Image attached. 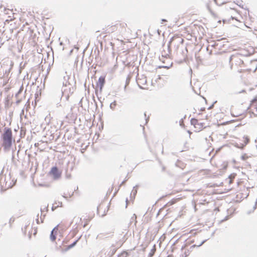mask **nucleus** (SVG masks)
Here are the masks:
<instances>
[{"instance_id": "64", "label": "nucleus", "mask_w": 257, "mask_h": 257, "mask_svg": "<svg viewBox=\"0 0 257 257\" xmlns=\"http://www.w3.org/2000/svg\"><path fill=\"white\" fill-rule=\"evenodd\" d=\"M255 108H256V110H257V106H256Z\"/></svg>"}, {"instance_id": "59", "label": "nucleus", "mask_w": 257, "mask_h": 257, "mask_svg": "<svg viewBox=\"0 0 257 257\" xmlns=\"http://www.w3.org/2000/svg\"><path fill=\"white\" fill-rule=\"evenodd\" d=\"M144 115H145V117H146V113H144Z\"/></svg>"}, {"instance_id": "24", "label": "nucleus", "mask_w": 257, "mask_h": 257, "mask_svg": "<svg viewBox=\"0 0 257 257\" xmlns=\"http://www.w3.org/2000/svg\"><path fill=\"white\" fill-rule=\"evenodd\" d=\"M181 164H182V162L179 160H177V161L176 162V163L175 164V165L177 167L181 168V167L180 166Z\"/></svg>"}, {"instance_id": "9", "label": "nucleus", "mask_w": 257, "mask_h": 257, "mask_svg": "<svg viewBox=\"0 0 257 257\" xmlns=\"http://www.w3.org/2000/svg\"><path fill=\"white\" fill-rule=\"evenodd\" d=\"M244 139V143L240 144H237L236 145V147L238 148L243 149L244 147L249 142V139L247 136H244L243 137Z\"/></svg>"}, {"instance_id": "54", "label": "nucleus", "mask_w": 257, "mask_h": 257, "mask_svg": "<svg viewBox=\"0 0 257 257\" xmlns=\"http://www.w3.org/2000/svg\"><path fill=\"white\" fill-rule=\"evenodd\" d=\"M167 257H173L172 254L169 255Z\"/></svg>"}, {"instance_id": "12", "label": "nucleus", "mask_w": 257, "mask_h": 257, "mask_svg": "<svg viewBox=\"0 0 257 257\" xmlns=\"http://www.w3.org/2000/svg\"><path fill=\"white\" fill-rule=\"evenodd\" d=\"M68 75H66V76H64V81L63 82V86L67 87L68 86L70 85V83L68 81L69 79Z\"/></svg>"}, {"instance_id": "57", "label": "nucleus", "mask_w": 257, "mask_h": 257, "mask_svg": "<svg viewBox=\"0 0 257 257\" xmlns=\"http://www.w3.org/2000/svg\"><path fill=\"white\" fill-rule=\"evenodd\" d=\"M3 43H0V48L2 47V46L3 45Z\"/></svg>"}, {"instance_id": "6", "label": "nucleus", "mask_w": 257, "mask_h": 257, "mask_svg": "<svg viewBox=\"0 0 257 257\" xmlns=\"http://www.w3.org/2000/svg\"><path fill=\"white\" fill-rule=\"evenodd\" d=\"M207 239H205L203 240L199 245L193 244L191 245L189 249L186 250L184 253L180 254V257H187L194 248H195V247H199L201 246L207 241Z\"/></svg>"}, {"instance_id": "50", "label": "nucleus", "mask_w": 257, "mask_h": 257, "mask_svg": "<svg viewBox=\"0 0 257 257\" xmlns=\"http://www.w3.org/2000/svg\"><path fill=\"white\" fill-rule=\"evenodd\" d=\"M149 117L148 118H146V123H147L149 121Z\"/></svg>"}, {"instance_id": "33", "label": "nucleus", "mask_w": 257, "mask_h": 257, "mask_svg": "<svg viewBox=\"0 0 257 257\" xmlns=\"http://www.w3.org/2000/svg\"><path fill=\"white\" fill-rule=\"evenodd\" d=\"M216 102H217V101H214V102L213 103V104H212L211 105H210V106L208 107V109H212V108L213 107V106H214V104L215 103H216Z\"/></svg>"}, {"instance_id": "25", "label": "nucleus", "mask_w": 257, "mask_h": 257, "mask_svg": "<svg viewBox=\"0 0 257 257\" xmlns=\"http://www.w3.org/2000/svg\"><path fill=\"white\" fill-rule=\"evenodd\" d=\"M23 87L22 86L21 87L20 90L18 91V92L16 94L15 97H17L20 93L22 92Z\"/></svg>"}, {"instance_id": "1", "label": "nucleus", "mask_w": 257, "mask_h": 257, "mask_svg": "<svg viewBox=\"0 0 257 257\" xmlns=\"http://www.w3.org/2000/svg\"><path fill=\"white\" fill-rule=\"evenodd\" d=\"M184 40L179 36L172 37L168 44L169 51L172 46L175 48L173 53V57L178 63H182L185 62L187 58L188 50L186 47L183 45Z\"/></svg>"}, {"instance_id": "22", "label": "nucleus", "mask_w": 257, "mask_h": 257, "mask_svg": "<svg viewBox=\"0 0 257 257\" xmlns=\"http://www.w3.org/2000/svg\"><path fill=\"white\" fill-rule=\"evenodd\" d=\"M40 211L41 212L42 214L43 213L44 211L47 212L48 211V205L47 206H45L44 208H41Z\"/></svg>"}, {"instance_id": "4", "label": "nucleus", "mask_w": 257, "mask_h": 257, "mask_svg": "<svg viewBox=\"0 0 257 257\" xmlns=\"http://www.w3.org/2000/svg\"><path fill=\"white\" fill-rule=\"evenodd\" d=\"M48 175L52 176L54 180H57L60 178L61 172L59 170L57 167L54 166L51 168Z\"/></svg>"}, {"instance_id": "49", "label": "nucleus", "mask_w": 257, "mask_h": 257, "mask_svg": "<svg viewBox=\"0 0 257 257\" xmlns=\"http://www.w3.org/2000/svg\"><path fill=\"white\" fill-rule=\"evenodd\" d=\"M100 206L97 207V213H98V211H99V209H100Z\"/></svg>"}, {"instance_id": "11", "label": "nucleus", "mask_w": 257, "mask_h": 257, "mask_svg": "<svg viewBox=\"0 0 257 257\" xmlns=\"http://www.w3.org/2000/svg\"><path fill=\"white\" fill-rule=\"evenodd\" d=\"M132 77V75L131 74H130L127 75L126 80H125V84L124 87V91L126 90V87L129 85L130 83L131 79Z\"/></svg>"}, {"instance_id": "26", "label": "nucleus", "mask_w": 257, "mask_h": 257, "mask_svg": "<svg viewBox=\"0 0 257 257\" xmlns=\"http://www.w3.org/2000/svg\"><path fill=\"white\" fill-rule=\"evenodd\" d=\"M95 94L98 97V100L100 101V102H101V106L102 107L103 106V104H102V101H101V100L100 99V98L98 97V90L97 89H95Z\"/></svg>"}, {"instance_id": "61", "label": "nucleus", "mask_w": 257, "mask_h": 257, "mask_svg": "<svg viewBox=\"0 0 257 257\" xmlns=\"http://www.w3.org/2000/svg\"><path fill=\"white\" fill-rule=\"evenodd\" d=\"M225 21H226V20H223V22L224 23H225Z\"/></svg>"}, {"instance_id": "45", "label": "nucleus", "mask_w": 257, "mask_h": 257, "mask_svg": "<svg viewBox=\"0 0 257 257\" xmlns=\"http://www.w3.org/2000/svg\"><path fill=\"white\" fill-rule=\"evenodd\" d=\"M45 121H47V119H49V121H50V119L47 116L45 117ZM49 121L48 122V123H49Z\"/></svg>"}, {"instance_id": "27", "label": "nucleus", "mask_w": 257, "mask_h": 257, "mask_svg": "<svg viewBox=\"0 0 257 257\" xmlns=\"http://www.w3.org/2000/svg\"><path fill=\"white\" fill-rule=\"evenodd\" d=\"M60 224L57 225V226H56L53 229L52 231H54V232H57V231L58 230V226H59Z\"/></svg>"}, {"instance_id": "2", "label": "nucleus", "mask_w": 257, "mask_h": 257, "mask_svg": "<svg viewBox=\"0 0 257 257\" xmlns=\"http://www.w3.org/2000/svg\"><path fill=\"white\" fill-rule=\"evenodd\" d=\"M3 141L2 146L5 151H9L13 145V140L12 131L11 128L5 127L4 129V133L2 135Z\"/></svg>"}, {"instance_id": "5", "label": "nucleus", "mask_w": 257, "mask_h": 257, "mask_svg": "<svg viewBox=\"0 0 257 257\" xmlns=\"http://www.w3.org/2000/svg\"><path fill=\"white\" fill-rule=\"evenodd\" d=\"M75 90V88L74 87H69L68 89L66 88L64 90H62L61 92V97L63 95H65L66 100H68L70 96L74 93Z\"/></svg>"}, {"instance_id": "41", "label": "nucleus", "mask_w": 257, "mask_h": 257, "mask_svg": "<svg viewBox=\"0 0 257 257\" xmlns=\"http://www.w3.org/2000/svg\"><path fill=\"white\" fill-rule=\"evenodd\" d=\"M161 21H162V23H161L162 24H163L164 22H167V20L166 19H162Z\"/></svg>"}, {"instance_id": "44", "label": "nucleus", "mask_w": 257, "mask_h": 257, "mask_svg": "<svg viewBox=\"0 0 257 257\" xmlns=\"http://www.w3.org/2000/svg\"><path fill=\"white\" fill-rule=\"evenodd\" d=\"M79 219L80 220V221H81V218L79 219V217H78V218L74 217V219H73V220H78Z\"/></svg>"}, {"instance_id": "62", "label": "nucleus", "mask_w": 257, "mask_h": 257, "mask_svg": "<svg viewBox=\"0 0 257 257\" xmlns=\"http://www.w3.org/2000/svg\"><path fill=\"white\" fill-rule=\"evenodd\" d=\"M54 207H52V210H54Z\"/></svg>"}, {"instance_id": "46", "label": "nucleus", "mask_w": 257, "mask_h": 257, "mask_svg": "<svg viewBox=\"0 0 257 257\" xmlns=\"http://www.w3.org/2000/svg\"><path fill=\"white\" fill-rule=\"evenodd\" d=\"M237 5L239 6L240 7L243 8V6L241 5V4L237 3Z\"/></svg>"}, {"instance_id": "47", "label": "nucleus", "mask_w": 257, "mask_h": 257, "mask_svg": "<svg viewBox=\"0 0 257 257\" xmlns=\"http://www.w3.org/2000/svg\"><path fill=\"white\" fill-rule=\"evenodd\" d=\"M44 218H43V217H42V216H41V217H40V219H41V222H43Z\"/></svg>"}, {"instance_id": "40", "label": "nucleus", "mask_w": 257, "mask_h": 257, "mask_svg": "<svg viewBox=\"0 0 257 257\" xmlns=\"http://www.w3.org/2000/svg\"><path fill=\"white\" fill-rule=\"evenodd\" d=\"M245 92V90L244 89H242L241 91H239L238 92H237L236 94L243 93V92Z\"/></svg>"}, {"instance_id": "37", "label": "nucleus", "mask_w": 257, "mask_h": 257, "mask_svg": "<svg viewBox=\"0 0 257 257\" xmlns=\"http://www.w3.org/2000/svg\"><path fill=\"white\" fill-rule=\"evenodd\" d=\"M125 202H126L125 208H126L127 207V205H128V200L127 198H126Z\"/></svg>"}, {"instance_id": "30", "label": "nucleus", "mask_w": 257, "mask_h": 257, "mask_svg": "<svg viewBox=\"0 0 257 257\" xmlns=\"http://www.w3.org/2000/svg\"><path fill=\"white\" fill-rule=\"evenodd\" d=\"M27 226L28 225H26L24 228H22V230L25 234L26 233V229Z\"/></svg>"}, {"instance_id": "23", "label": "nucleus", "mask_w": 257, "mask_h": 257, "mask_svg": "<svg viewBox=\"0 0 257 257\" xmlns=\"http://www.w3.org/2000/svg\"><path fill=\"white\" fill-rule=\"evenodd\" d=\"M71 165V168H70V171H72V169H73V164L72 163H70L69 162L68 163V167H69V166ZM66 172H67L68 171V168H67L66 170Z\"/></svg>"}, {"instance_id": "52", "label": "nucleus", "mask_w": 257, "mask_h": 257, "mask_svg": "<svg viewBox=\"0 0 257 257\" xmlns=\"http://www.w3.org/2000/svg\"><path fill=\"white\" fill-rule=\"evenodd\" d=\"M93 100H94V102L95 103L96 106H97V103H96V102L95 101V100L94 99V97H93Z\"/></svg>"}, {"instance_id": "31", "label": "nucleus", "mask_w": 257, "mask_h": 257, "mask_svg": "<svg viewBox=\"0 0 257 257\" xmlns=\"http://www.w3.org/2000/svg\"><path fill=\"white\" fill-rule=\"evenodd\" d=\"M187 246H188L187 244H186V243L185 242V244L181 247V251H183Z\"/></svg>"}, {"instance_id": "42", "label": "nucleus", "mask_w": 257, "mask_h": 257, "mask_svg": "<svg viewBox=\"0 0 257 257\" xmlns=\"http://www.w3.org/2000/svg\"><path fill=\"white\" fill-rule=\"evenodd\" d=\"M126 182V180H123L121 183L120 184V186L123 185Z\"/></svg>"}, {"instance_id": "39", "label": "nucleus", "mask_w": 257, "mask_h": 257, "mask_svg": "<svg viewBox=\"0 0 257 257\" xmlns=\"http://www.w3.org/2000/svg\"><path fill=\"white\" fill-rule=\"evenodd\" d=\"M223 45V44H222L220 43V42H219V46H218V47L219 48H218V49H220V48H221Z\"/></svg>"}, {"instance_id": "19", "label": "nucleus", "mask_w": 257, "mask_h": 257, "mask_svg": "<svg viewBox=\"0 0 257 257\" xmlns=\"http://www.w3.org/2000/svg\"><path fill=\"white\" fill-rule=\"evenodd\" d=\"M236 175V174L233 173V174H230L229 176L228 179H229V184H231L232 183V181H233V179L235 178Z\"/></svg>"}, {"instance_id": "36", "label": "nucleus", "mask_w": 257, "mask_h": 257, "mask_svg": "<svg viewBox=\"0 0 257 257\" xmlns=\"http://www.w3.org/2000/svg\"><path fill=\"white\" fill-rule=\"evenodd\" d=\"M36 221L37 224H39V214L37 215V218H36Z\"/></svg>"}, {"instance_id": "29", "label": "nucleus", "mask_w": 257, "mask_h": 257, "mask_svg": "<svg viewBox=\"0 0 257 257\" xmlns=\"http://www.w3.org/2000/svg\"><path fill=\"white\" fill-rule=\"evenodd\" d=\"M241 159L242 160L244 161V160H245L248 158V157H247V156L246 154H244V155L241 156Z\"/></svg>"}, {"instance_id": "56", "label": "nucleus", "mask_w": 257, "mask_h": 257, "mask_svg": "<svg viewBox=\"0 0 257 257\" xmlns=\"http://www.w3.org/2000/svg\"><path fill=\"white\" fill-rule=\"evenodd\" d=\"M231 19L232 20H233V19L236 20L234 17H231Z\"/></svg>"}, {"instance_id": "17", "label": "nucleus", "mask_w": 257, "mask_h": 257, "mask_svg": "<svg viewBox=\"0 0 257 257\" xmlns=\"http://www.w3.org/2000/svg\"><path fill=\"white\" fill-rule=\"evenodd\" d=\"M156 251V245L154 244L149 254L148 257H152Z\"/></svg>"}, {"instance_id": "7", "label": "nucleus", "mask_w": 257, "mask_h": 257, "mask_svg": "<svg viewBox=\"0 0 257 257\" xmlns=\"http://www.w3.org/2000/svg\"><path fill=\"white\" fill-rule=\"evenodd\" d=\"M191 124L193 125L195 127L198 128L200 130L202 129L203 128H205L206 126H204V123L203 122H199L198 119L192 118L191 119Z\"/></svg>"}, {"instance_id": "63", "label": "nucleus", "mask_w": 257, "mask_h": 257, "mask_svg": "<svg viewBox=\"0 0 257 257\" xmlns=\"http://www.w3.org/2000/svg\"><path fill=\"white\" fill-rule=\"evenodd\" d=\"M253 101H256V99H255V98H254V99L253 100Z\"/></svg>"}, {"instance_id": "60", "label": "nucleus", "mask_w": 257, "mask_h": 257, "mask_svg": "<svg viewBox=\"0 0 257 257\" xmlns=\"http://www.w3.org/2000/svg\"><path fill=\"white\" fill-rule=\"evenodd\" d=\"M99 53V50H98V51H97V54L98 55Z\"/></svg>"}, {"instance_id": "8", "label": "nucleus", "mask_w": 257, "mask_h": 257, "mask_svg": "<svg viewBox=\"0 0 257 257\" xmlns=\"http://www.w3.org/2000/svg\"><path fill=\"white\" fill-rule=\"evenodd\" d=\"M105 80L104 76H100L97 82V85L99 87L100 91H102V88L105 84Z\"/></svg>"}, {"instance_id": "38", "label": "nucleus", "mask_w": 257, "mask_h": 257, "mask_svg": "<svg viewBox=\"0 0 257 257\" xmlns=\"http://www.w3.org/2000/svg\"><path fill=\"white\" fill-rule=\"evenodd\" d=\"M210 13L212 16H213L214 17H216V14L213 12H212V11H210Z\"/></svg>"}, {"instance_id": "20", "label": "nucleus", "mask_w": 257, "mask_h": 257, "mask_svg": "<svg viewBox=\"0 0 257 257\" xmlns=\"http://www.w3.org/2000/svg\"><path fill=\"white\" fill-rule=\"evenodd\" d=\"M116 104H116V102L115 100H114L113 102L111 103L110 104V106H109L110 109H111L113 110H114L115 107L116 106Z\"/></svg>"}, {"instance_id": "14", "label": "nucleus", "mask_w": 257, "mask_h": 257, "mask_svg": "<svg viewBox=\"0 0 257 257\" xmlns=\"http://www.w3.org/2000/svg\"><path fill=\"white\" fill-rule=\"evenodd\" d=\"M81 237H82V235H80L76 240H75L74 241H73L71 244H69L68 246L67 249H69L73 247L74 246H75V245L76 244V243L79 241V240L81 238Z\"/></svg>"}, {"instance_id": "13", "label": "nucleus", "mask_w": 257, "mask_h": 257, "mask_svg": "<svg viewBox=\"0 0 257 257\" xmlns=\"http://www.w3.org/2000/svg\"><path fill=\"white\" fill-rule=\"evenodd\" d=\"M133 222H134L135 225H136V223H137V215L135 214H134L133 216L131 217L130 219V221L129 223V225L131 226Z\"/></svg>"}, {"instance_id": "53", "label": "nucleus", "mask_w": 257, "mask_h": 257, "mask_svg": "<svg viewBox=\"0 0 257 257\" xmlns=\"http://www.w3.org/2000/svg\"><path fill=\"white\" fill-rule=\"evenodd\" d=\"M120 25H121V24H120ZM122 27H124V26H126V24H122Z\"/></svg>"}, {"instance_id": "15", "label": "nucleus", "mask_w": 257, "mask_h": 257, "mask_svg": "<svg viewBox=\"0 0 257 257\" xmlns=\"http://www.w3.org/2000/svg\"><path fill=\"white\" fill-rule=\"evenodd\" d=\"M56 235L57 232H54V230L51 231L50 237L52 241H54L55 240V239H56Z\"/></svg>"}, {"instance_id": "43", "label": "nucleus", "mask_w": 257, "mask_h": 257, "mask_svg": "<svg viewBox=\"0 0 257 257\" xmlns=\"http://www.w3.org/2000/svg\"><path fill=\"white\" fill-rule=\"evenodd\" d=\"M74 232L75 234H76L77 233V232L78 231V230L77 229V227H76V228L74 230Z\"/></svg>"}, {"instance_id": "55", "label": "nucleus", "mask_w": 257, "mask_h": 257, "mask_svg": "<svg viewBox=\"0 0 257 257\" xmlns=\"http://www.w3.org/2000/svg\"><path fill=\"white\" fill-rule=\"evenodd\" d=\"M20 100H18L16 102H17V103H20Z\"/></svg>"}, {"instance_id": "16", "label": "nucleus", "mask_w": 257, "mask_h": 257, "mask_svg": "<svg viewBox=\"0 0 257 257\" xmlns=\"http://www.w3.org/2000/svg\"><path fill=\"white\" fill-rule=\"evenodd\" d=\"M168 53H166L165 51H164L162 52V57L165 58L169 57L170 52H171V48H170V51H169V48L168 47Z\"/></svg>"}, {"instance_id": "32", "label": "nucleus", "mask_w": 257, "mask_h": 257, "mask_svg": "<svg viewBox=\"0 0 257 257\" xmlns=\"http://www.w3.org/2000/svg\"><path fill=\"white\" fill-rule=\"evenodd\" d=\"M256 206H257V199H256V201H255V204H254V205L253 207V210H252V212H253V211L256 209Z\"/></svg>"}, {"instance_id": "28", "label": "nucleus", "mask_w": 257, "mask_h": 257, "mask_svg": "<svg viewBox=\"0 0 257 257\" xmlns=\"http://www.w3.org/2000/svg\"><path fill=\"white\" fill-rule=\"evenodd\" d=\"M14 221H15L14 218L12 217L10 219L9 223H10V226H11L12 224L14 222Z\"/></svg>"}, {"instance_id": "48", "label": "nucleus", "mask_w": 257, "mask_h": 257, "mask_svg": "<svg viewBox=\"0 0 257 257\" xmlns=\"http://www.w3.org/2000/svg\"><path fill=\"white\" fill-rule=\"evenodd\" d=\"M205 110V108L204 107L201 108L200 109V111H204Z\"/></svg>"}, {"instance_id": "3", "label": "nucleus", "mask_w": 257, "mask_h": 257, "mask_svg": "<svg viewBox=\"0 0 257 257\" xmlns=\"http://www.w3.org/2000/svg\"><path fill=\"white\" fill-rule=\"evenodd\" d=\"M249 54L248 52H245L244 54L237 53L235 55H232L229 58V64L231 67H232L233 62L235 63L236 65L239 66L240 67L244 66V62L243 60L240 58L241 56H248Z\"/></svg>"}, {"instance_id": "21", "label": "nucleus", "mask_w": 257, "mask_h": 257, "mask_svg": "<svg viewBox=\"0 0 257 257\" xmlns=\"http://www.w3.org/2000/svg\"><path fill=\"white\" fill-rule=\"evenodd\" d=\"M185 242L186 243V244H187V246H188L189 245L194 242V240L192 239L191 240H188L186 239L185 241Z\"/></svg>"}, {"instance_id": "51", "label": "nucleus", "mask_w": 257, "mask_h": 257, "mask_svg": "<svg viewBox=\"0 0 257 257\" xmlns=\"http://www.w3.org/2000/svg\"><path fill=\"white\" fill-rule=\"evenodd\" d=\"M45 216H46L45 214H44L43 213L42 214H41V216L43 217V218H44Z\"/></svg>"}, {"instance_id": "10", "label": "nucleus", "mask_w": 257, "mask_h": 257, "mask_svg": "<svg viewBox=\"0 0 257 257\" xmlns=\"http://www.w3.org/2000/svg\"><path fill=\"white\" fill-rule=\"evenodd\" d=\"M139 185H137L135 187H134L130 195V198L131 200H134L135 198V196L137 195V189L139 187Z\"/></svg>"}, {"instance_id": "18", "label": "nucleus", "mask_w": 257, "mask_h": 257, "mask_svg": "<svg viewBox=\"0 0 257 257\" xmlns=\"http://www.w3.org/2000/svg\"><path fill=\"white\" fill-rule=\"evenodd\" d=\"M222 40H225V39L223 38L220 40H217L216 41L214 42V44L212 45V46L216 49L219 48L218 47L219 46V42H221Z\"/></svg>"}, {"instance_id": "35", "label": "nucleus", "mask_w": 257, "mask_h": 257, "mask_svg": "<svg viewBox=\"0 0 257 257\" xmlns=\"http://www.w3.org/2000/svg\"><path fill=\"white\" fill-rule=\"evenodd\" d=\"M229 218V216H226L223 219H222L221 222H224L225 221H226L227 220H228Z\"/></svg>"}, {"instance_id": "58", "label": "nucleus", "mask_w": 257, "mask_h": 257, "mask_svg": "<svg viewBox=\"0 0 257 257\" xmlns=\"http://www.w3.org/2000/svg\"><path fill=\"white\" fill-rule=\"evenodd\" d=\"M63 42H60V45H63Z\"/></svg>"}, {"instance_id": "34", "label": "nucleus", "mask_w": 257, "mask_h": 257, "mask_svg": "<svg viewBox=\"0 0 257 257\" xmlns=\"http://www.w3.org/2000/svg\"><path fill=\"white\" fill-rule=\"evenodd\" d=\"M122 255H123L124 257H126L128 255V253L126 251H124L122 253Z\"/></svg>"}]
</instances>
